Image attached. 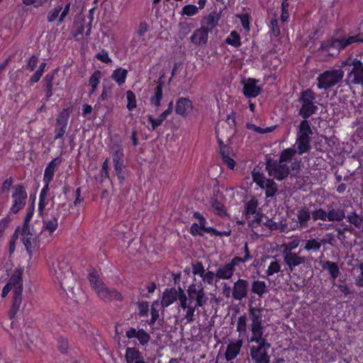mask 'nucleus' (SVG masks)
I'll return each mask as SVG.
<instances>
[{
  "mask_svg": "<svg viewBox=\"0 0 363 363\" xmlns=\"http://www.w3.org/2000/svg\"><path fill=\"white\" fill-rule=\"evenodd\" d=\"M315 94L311 89H307L301 92L299 98L301 103V108L299 110V115L303 118H307L317 109L315 106Z\"/></svg>",
  "mask_w": 363,
  "mask_h": 363,
  "instance_id": "nucleus-7",
  "label": "nucleus"
},
{
  "mask_svg": "<svg viewBox=\"0 0 363 363\" xmlns=\"http://www.w3.org/2000/svg\"><path fill=\"white\" fill-rule=\"evenodd\" d=\"M246 128L247 130H250L252 133H258V134H264V133H270L274 129V128L272 126L263 128L257 126L252 123H247L246 125Z\"/></svg>",
  "mask_w": 363,
  "mask_h": 363,
  "instance_id": "nucleus-43",
  "label": "nucleus"
},
{
  "mask_svg": "<svg viewBox=\"0 0 363 363\" xmlns=\"http://www.w3.org/2000/svg\"><path fill=\"white\" fill-rule=\"evenodd\" d=\"M179 301L180 302L181 307L184 311H186L185 319L188 323L192 321L193 317L194 315L195 308L198 306H196V304L194 303L192 301L189 300L184 294L179 298Z\"/></svg>",
  "mask_w": 363,
  "mask_h": 363,
  "instance_id": "nucleus-19",
  "label": "nucleus"
},
{
  "mask_svg": "<svg viewBox=\"0 0 363 363\" xmlns=\"http://www.w3.org/2000/svg\"><path fill=\"white\" fill-rule=\"evenodd\" d=\"M347 220L357 228H361L362 226V218L355 213H352L347 217Z\"/></svg>",
  "mask_w": 363,
  "mask_h": 363,
  "instance_id": "nucleus-51",
  "label": "nucleus"
},
{
  "mask_svg": "<svg viewBox=\"0 0 363 363\" xmlns=\"http://www.w3.org/2000/svg\"><path fill=\"white\" fill-rule=\"evenodd\" d=\"M225 43L235 48H238L241 45L240 35L236 31H232L226 38Z\"/></svg>",
  "mask_w": 363,
  "mask_h": 363,
  "instance_id": "nucleus-42",
  "label": "nucleus"
},
{
  "mask_svg": "<svg viewBox=\"0 0 363 363\" xmlns=\"http://www.w3.org/2000/svg\"><path fill=\"white\" fill-rule=\"evenodd\" d=\"M257 201L255 199H252L250 200L245 206V216H247L249 215L255 214L258 211L257 210Z\"/></svg>",
  "mask_w": 363,
  "mask_h": 363,
  "instance_id": "nucleus-47",
  "label": "nucleus"
},
{
  "mask_svg": "<svg viewBox=\"0 0 363 363\" xmlns=\"http://www.w3.org/2000/svg\"><path fill=\"white\" fill-rule=\"evenodd\" d=\"M126 336L129 339L133 337L137 338L142 345H145L150 340V335L143 329L137 330L135 328H130L126 331Z\"/></svg>",
  "mask_w": 363,
  "mask_h": 363,
  "instance_id": "nucleus-24",
  "label": "nucleus"
},
{
  "mask_svg": "<svg viewBox=\"0 0 363 363\" xmlns=\"http://www.w3.org/2000/svg\"><path fill=\"white\" fill-rule=\"evenodd\" d=\"M270 344L268 342H262L261 344L252 345L250 347V355L255 363H269V356L268 350Z\"/></svg>",
  "mask_w": 363,
  "mask_h": 363,
  "instance_id": "nucleus-9",
  "label": "nucleus"
},
{
  "mask_svg": "<svg viewBox=\"0 0 363 363\" xmlns=\"http://www.w3.org/2000/svg\"><path fill=\"white\" fill-rule=\"evenodd\" d=\"M311 216L313 220L319 219L322 220H328V213L321 208L314 211L312 213Z\"/></svg>",
  "mask_w": 363,
  "mask_h": 363,
  "instance_id": "nucleus-56",
  "label": "nucleus"
},
{
  "mask_svg": "<svg viewBox=\"0 0 363 363\" xmlns=\"http://www.w3.org/2000/svg\"><path fill=\"white\" fill-rule=\"evenodd\" d=\"M324 269L329 272L333 279H336L339 275V268L337 265L333 262L327 261L322 265Z\"/></svg>",
  "mask_w": 363,
  "mask_h": 363,
  "instance_id": "nucleus-41",
  "label": "nucleus"
},
{
  "mask_svg": "<svg viewBox=\"0 0 363 363\" xmlns=\"http://www.w3.org/2000/svg\"><path fill=\"white\" fill-rule=\"evenodd\" d=\"M38 233L30 225H23L22 230V242L27 251L31 254L32 250L36 245Z\"/></svg>",
  "mask_w": 363,
  "mask_h": 363,
  "instance_id": "nucleus-13",
  "label": "nucleus"
},
{
  "mask_svg": "<svg viewBox=\"0 0 363 363\" xmlns=\"http://www.w3.org/2000/svg\"><path fill=\"white\" fill-rule=\"evenodd\" d=\"M209 32L204 28L196 29L190 37V41L196 45H206Z\"/></svg>",
  "mask_w": 363,
  "mask_h": 363,
  "instance_id": "nucleus-23",
  "label": "nucleus"
},
{
  "mask_svg": "<svg viewBox=\"0 0 363 363\" xmlns=\"http://www.w3.org/2000/svg\"><path fill=\"white\" fill-rule=\"evenodd\" d=\"M220 16L214 13H211L204 17L201 21V26L204 27L209 33L217 26Z\"/></svg>",
  "mask_w": 363,
  "mask_h": 363,
  "instance_id": "nucleus-30",
  "label": "nucleus"
},
{
  "mask_svg": "<svg viewBox=\"0 0 363 363\" xmlns=\"http://www.w3.org/2000/svg\"><path fill=\"white\" fill-rule=\"evenodd\" d=\"M68 113L64 111L60 113V117L57 119V125L55 130V139L62 138L66 131L67 124Z\"/></svg>",
  "mask_w": 363,
  "mask_h": 363,
  "instance_id": "nucleus-27",
  "label": "nucleus"
},
{
  "mask_svg": "<svg viewBox=\"0 0 363 363\" xmlns=\"http://www.w3.org/2000/svg\"><path fill=\"white\" fill-rule=\"evenodd\" d=\"M283 254L284 262L290 267L291 270H292L296 266H298L305 262V259L303 257H301L295 253L289 252Z\"/></svg>",
  "mask_w": 363,
  "mask_h": 363,
  "instance_id": "nucleus-31",
  "label": "nucleus"
},
{
  "mask_svg": "<svg viewBox=\"0 0 363 363\" xmlns=\"http://www.w3.org/2000/svg\"><path fill=\"white\" fill-rule=\"evenodd\" d=\"M128 71L123 68H118L113 72L112 79L119 85H123L127 77Z\"/></svg>",
  "mask_w": 363,
  "mask_h": 363,
  "instance_id": "nucleus-35",
  "label": "nucleus"
},
{
  "mask_svg": "<svg viewBox=\"0 0 363 363\" xmlns=\"http://www.w3.org/2000/svg\"><path fill=\"white\" fill-rule=\"evenodd\" d=\"M24 266H18L15 268L11 274L8 283L4 286L2 290L1 296L6 297L9 292L13 294V302L11 312L15 315L19 310L21 303V295L23 292V277L24 272Z\"/></svg>",
  "mask_w": 363,
  "mask_h": 363,
  "instance_id": "nucleus-2",
  "label": "nucleus"
},
{
  "mask_svg": "<svg viewBox=\"0 0 363 363\" xmlns=\"http://www.w3.org/2000/svg\"><path fill=\"white\" fill-rule=\"evenodd\" d=\"M344 77V71L340 65H336L333 69L325 71L317 78V86L320 89H327L335 86L340 82Z\"/></svg>",
  "mask_w": 363,
  "mask_h": 363,
  "instance_id": "nucleus-5",
  "label": "nucleus"
},
{
  "mask_svg": "<svg viewBox=\"0 0 363 363\" xmlns=\"http://www.w3.org/2000/svg\"><path fill=\"white\" fill-rule=\"evenodd\" d=\"M247 220L248 224L252 227L259 225L262 222L263 215L259 211L256 212L255 214H251L245 216Z\"/></svg>",
  "mask_w": 363,
  "mask_h": 363,
  "instance_id": "nucleus-45",
  "label": "nucleus"
},
{
  "mask_svg": "<svg viewBox=\"0 0 363 363\" xmlns=\"http://www.w3.org/2000/svg\"><path fill=\"white\" fill-rule=\"evenodd\" d=\"M138 309L139 315L147 317L149 312V305L147 302L138 303Z\"/></svg>",
  "mask_w": 363,
  "mask_h": 363,
  "instance_id": "nucleus-61",
  "label": "nucleus"
},
{
  "mask_svg": "<svg viewBox=\"0 0 363 363\" xmlns=\"http://www.w3.org/2000/svg\"><path fill=\"white\" fill-rule=\"evenodd\" d=\"M48 190L42 189L39 196V203H38V213L40 215L43 214V212L47 205V202L45 201L47 197V193Z\"/></svg>",
  "mask_w": 363,
  "mask_h": 363,
  "instance_id": "nucleus-49",
  "label": "nucleus"
},
{
  "mask_svg": "<svg viewBox=\"0 0 363 363\" xmlns=\"http://www.w3.org/2000/svg\"><path fill=\"white\" fill-rule=\"evenodd\" d=\"M252 292L257 294L259 297H262L264 294H267L268 291L267 286L266 283L264 281H254L252 283Z\"/></svg>",
  "mask_w": 363,
  "mask_h": 363,
  "instance_id": "nucleus-34",
  "label": "nucleus"
},
{
  "mask_svg": "<svg viewBox=\"0 0 363 363\" xmlns=\"http://www.w3.org/2000/svg\"><path fill=\"white\" fill-rule=\"evenodd\" d=\"M89 281L98 296L104 301H119L122 299V296L118 291L115 289H110L103 284L96 272L89 274Z\"/></svg>",
  "mask_w": 363,
  "mask_h": 363,
  "instance_id": "nucleus-4",
  "label": "nucleus"
},
{
  "mask_svg": "<svg viewBox=\"0 0 363 363\" xmlns=\"http://www.w3.org/2000/svg\"><path fill=\"white\" fill-rule=\"evenodd\" d=\"M206 220H199L198 223H194L191 226V233L192 235H200L201 231L210 233L213 229L211 228H206Z\"/></svg>",
  "mask_w": 363,
  "mask_h": 363,
  "instance_id": "nucleus-37",
  "label": "nucleus"
},
{
  "mask_svg": "<svg viewBox=\"0 0 363 363\" xmlns=\"http://www.w3.org/2000/svg\"><path fill=\"white\" fill-rule=\"evenodd\" d=\"M13 204L11 207V211L17 213L26 204L27 199V193L22 186H17L14 189L12 195Z\"/></svg>",
  "mask_w": 363,
  "mask_h": 363,
  "instance_id": "nucleus-11",
  "label": "nucleus"
},
{
  "mask_svg": "<svg viewBox=\"0 0 363 363\" xmlns=\"http://www.w3.org/2000/svg\"><path fill=\"white\" fill-rule=\"evenodd\" d=\"M160 309V303L158 301H155L152 303L151 306V320L150 324H153L159 318V311Z\"/></svg>",
  "mask_w": 363,
  "mask_h": 363,
  "instance_id": "nucleus-52",
  "label": "nucleus"
},
{
  "mask_svg": "<svg viewBox=\"0 0 363 363\" xmlns=\"http://www.w3.org/2000/svg\"><path fill=\"white\" fill-rule=\"evenodd\" d=\"M162 98V89L160 84L157 85L155 90L154 95L150 98V104L152 106L158 108Z\"/></svg>",
  "mask_w": 363,
  "mask_h": 363,
  "instance_id": "nucleus-38",
  "label": "nucleus"
},
{
  "mask_svg": "<svg viewBox=\"0 0 363 363\" xmlns=\"http://www.w3.org/2000/svg\"><path fill=\"white\" fill-rule=\"evenodd\" d=\"M321 247V242L315 239L308 240L305 246L306 250H318Z\"/></svg>",
  "mask_w": 363,
  "mask_h": 363,
  "instance_id": "nucleus-57",
  "label": "nucleus"
},
{
  "mask_svg": "<svg viewBox=\"0 0 363 363\" xmlns=\"http://www.w3.org/2000/svg\"><path fill=\"white\" fill-rule=\"evenodd\" d=\"M345 217V211L340 208H332L328 212V221H341Z\"/></svg>",
  "mask_w": 363,
  "mask_h": 363,
  "instance_id": "nucleus-36",
  "label": "nucleus"
},
{
  "mask_svg": "<svg viewBox=\"0 0 363 363\" xmlns=\"http://www.w3.org/2000/svg\"><path fill=\"white\" fill-rule=\"evenodd\" d=\"M57 228L58 218L55 216H52L50 218L44 220L40 235L43 238H52Z\"/></svg>",
  "mask_w": 363,
  "mask_h": 363,
  "instance_id": "nucleus-14",
  "label": "nucleus"
},
{
  "mask_svg": "<svg viewBox=\"0 0 363 363\" xmlns=\"http://www.w3.org/2000/svg\"><path fill=\"white\" fill-rule=\"evenodd\" d=\"M238 259H233L229 263L225 264L216 270L218 279H230L235 272V267L238 264Z\"/></svg>",
  "mask_w": 363,
  "mask_h": 363,
  "instance_id": "nucleus-16",
  "label": "nucleus"
},
{
  "mask_svg": "<svg viewBox=\"0 0 363 363\" xmlns=\"http://www.w3.org/2000/svg\"><path fill=\"white\" fill-rule=\"evenodd\" d=\"M96 58L99 60H100L103 62H105V63H109L111 62V60L108 56V52L106 50H101V52H99V53H97Z\"/></svg>",
  "mask_w": 363,
  "mask_h": 363,
  "instance_id": "nucleus-63",
  "label": "nucleus"
},
{
  "mask_svg": "<svg viewBox=\"0 0 363 363\" xmlns=\"http://www.w3.org/2000/svg\"><path fill=\"white\" fill-rule=\"evenodd\" d=\"M125 359L126 363H148L146 362L142 353L135 347H127Z\"/></svg>",
  "mask_w": 363,
  "mask_h": 363,
  "instance_id": "nucleus-25",
  "label": "nucleus"
},
{
  "mask_svg": "<svg viewBox=\"0 0 363 363\" xmlns=\"http://www.w3.org/2000/svg\"><path fill=\"white\" fill-rule=\"evenodd\" d=\"M172 105L173 103L171 101L169 104V107L167 110L163 111L157 118L153 117L152 115H147V120L151 124V127L148 128L150 130H154L157 127L162 125L164 121L167 118V116L171 114L172 112Z\"/></svg>",
  "mask_w": 363,
  "mask_h": 363,
  "instance_id": "nucleus-20",
  "label": "nucleus"
},
{
  "mask_svg": "<svg viewBox=\"0 0 363 363\" xmlns=\"http://www.w3.org/2000/svg\"><path fill=\"white\" fill-rule=\"evenodd\" d=\"M220 155L223 162L227 167L230 169H233L235 167V162L232 157L233 152L229 148L225 146L220 147Z\"/></svg>",
  "mask_w": 363,
  "mask_h": 363,
  "instance_id": "nucleus-32",
  "label": "nucleus"
},
{
  "mask_svg": "<svg viewBox=\"0 0 363 363\" xmlns=\"http://www.w3.org/2000/svg\"><path fill=\"white\" fill-rule=\"evenodd\" d=\"M237 330L241 333H245L246 331V321L245 318L240 317L239 318L237 323Z\"/></svg>",
  "mask_w": 363,
  "mask_h": 363,
  "instance_id": "nucleus-64",
  "label": "nucleus"
},
{
  "mask_svg": "<svg viewBox=\"0 0 363 363\" xmlns=\"http://www.w3.org/2000/svg\"><path fill=\"white\" fill-rule=\"evenodd\" d=\"M48 267L54 283L70 300L78 301L77 293L74 291L75 282L69 264L62 259L52 258L49 262Z\"/></svg>",
  "mask_w": 363,
  "mask_h": 363,
  "instance_id": "nucleus-1",
  "label": "nucleus"
},
{
  "mask_svg": "<svg viewBox=\"0 0 363 363\" xmlns=\"http://www.w3.org/2000/svg\"><path fill=\"white\" fill-rule=\"evenodd\" d=\"M346 66L352 67L348 73V82L353 84L363 85V63L357 58L350 57L341 62L342 69Z\"/></svg>",
  "mask_w": 363,
  "mask_h": 363,
  "instance_id": "nucleus-6",
  "label": "nucleus"
},
{
  "mask_svg": "<svg viewBox=\"0 0 363 363\" xmlns=\"http://www.w3.org/2000/svg\"><path fill=\"white\" fill-rule=\"evenodd\" d=\"M211 211L218 215H223L225 213V209L224 206L218 201H214L212 203Z\"/></svg>",
  "mask_w": 363,
  "mask_h": 363,
  "instance_id": "nucleus-58",
  "label": "nucleus"
},
{
  "mask_svg": "<svg viewBox=\"0 0 363 363\" xmlns=\"http://www.w3.org/2000/svg\"><path fill=\"white\" fill-rule=\"evenodd\" d=\"M357 38L350 36L333 37L322 43L320 52L323 56H335L340 50L354 43Z\"/></svg>",
  "mask_w": 363,
  "mask_h": 363,
  "instance_id": "nucleus-3",
  "label": "nucleus"
},
{
  "mask_svg": "<svg viewBox=\"0 0 363 363\" xmlns=\"http://www.w3.org/2000/svg\"><path fill=\"white\" fill-rule=\"evenodd\" d=\"M311 134L312 130L308 122L306 120L301 121L299 125L296 143L298 154H303L309 150V136Z\"/></svg>",
  "mask_w": 363,
  "mask_h": 363,
  "instance_id": "nucleus-8",
  "label": "nucleus"
},
{
  "mask_svg": "<svg viewBox=\"0 0 363 363\" xmlns=\"http://www.w3.org/2000/svg\"><path fill=\"white\" fill-rule=\"evenodd\" d=\"M243 94L247 97H256L262 90L261 86L258 84V81L248 78L242 81Z\"/></svg>",
  "mask_w": 363,
  "mask_h": 363,
  "instance_id": "nucleus-15",
  "label": "nucleus"
},
{
  "mask_svg": "<svg viewBox=\"0 0 363 363\" xmlns=\"http://www.w3.org/2000/svg\"><path fill=\"white\" fill-rule=\"evenodd\" d=\"M252 180L257 185H259L261 188L264 189L265 186V183L268 179H266L264 174L260 172L259 169H255L252 172Z\"/></svg>",
  "mask_w": 363,
  "mask_h": 363,
  "instance_id": "nucleus-39",
  "label": "nucleus"
},
{
  "mask_svg": "<svg viewBox=\"0 0 363 363\" xmlns=\"http://www.w3.org/2000/svg\"><path fill=\"white\" fill-rule=\"evenodd\" d=\"M192 270H193V273L194 274H197V275L200 276L201 277L203 276V274L206 272L201 262H197L196 264H194L193 267H192Z\"/></svg>",
  "mask_w": 363,
  "mask_h": 363,
  "instance_id": "nucleus-62",
  "label": "nucleus"
},
{
  "mask_svg": "<svg viewBox=\"0 0 363 363\" xmlns=\"http://www.w3.org/2000/svg\"><path fill=\"white\" fill-rule=\"evenodd\" d=\"M242 346V340L241 339L230 342L228 345L225 353V357L226 360L230 361L235 359L240 353Z\"/></svg>",
  "mask_w": 363,
  "mask_h": 363,
  "instance_id": "nucleus-26",
  "label": "nucleus"
},
{
  "mask_svg": "<svg viewBox=\"0 0 363 363\" xmlns=\"http://www.w3.org/2000/svg\"><path fill=\"white\" fill-rule=\"evenodd\" d=\"M298 245L299 240L294 239L288 243L283 244L281 247L283 250V253H289L291 252V250L296 249Z\"/></svg>",
  "mask_w": 363,
  "mask_h": 363,
  "instance_id": "nucleus-55",
  "label": "nucleus"
},
{
  "mask_svg": "<svg viewBox=\"0 0 363 363\" xmlns=\"http://www.w3.org/2000/svg\"><path fill=\"white\" fill-rule=\"evenodd\" d=\"M183 295L182 292L179 294L174 289H171L169 290H166L163 293L162 298V306L163 307H168L172 303H173L177 299H179Z\"/></svg>",
  "mask_w": 363,
  "mask_h": 363,
  "instance_id": "nucleus-28",
  "label": "nucleus"
},
{
  "mask_svg": "<svg viewBox=\"0 0 363 363\" xmlns=\"http://www.w3.org/2000/svg\"><path fill=\"white\" fill-rule=\"evenodd\" d=\"M280 268H281L280 264H279V262L277 261L272 262L267 270V274L268 276H272L274 274L279 272L280 270Z\"/></svg>",
  "mask_w": 363,
  "mask_h": 363,
  "instance_id": "nucleus-60",
  "label": "nucleus"
},
{
  "mask_svg": "<svg viewBox=\"0 0 363 363\" xmlns=\"http://www.w3.org/2000/svg\"><path fill=\"white\" fill-rule=\"evenodd\" d=\"M187 293L189 295L188 299L192 301L195 300L196 306L199 307L203 306L206 303L207 298L201 283L190 284L187 289Z\"/></svg>",
  "mask_w": 363,
  "mask_h": 363,
  "instance_id": "nucleus-10",
  "label": "nucleus"
},
{
  "mask_svg": "<svg viewBox=\"0 0 363 363\" xmlns=\"http://www.w3.org/2000/svg\"><path fill=\"white\" fill-rule=\"evenodd\" d=\"M250 318L252 320L251 325L262 324V310L258 308H251Z\"/></svg>",
  "mask_w": 363,
  "mask_h": 363,
  "instance_id": "nucleus-44",
  "label": "nucleus"
},
{
  "mask_svg": "<svg viewBox=\"0 0 363 363\" xmlns=\"http://www.w3.org/2000/svg\"><path fill=\"white\" fill-rule=\"evenodd\" d=\"M127 105L126 107L129 111L133 110L136 107L135 94L130 90L126 91Z\"/></svg>",
  "mask_w": 363,
  "mask_h": 363,
  "instance_id": "nucleus-48",
  "label": "nucleus"
},
{
  "mask_svg": "<svg viewBox=\"0 0 363 363\" xmlns=\"http://www.w3.org/2000/svg\"><path fill=\"white\" fill-rule=\"evenodd\" d=\"M311 217V214L308 209L302 208L301 209L297 214L298 221L291 227V228L295 229L298 227H306L307 225V222L308 221Z\"/></svg>",
  "mask_w": 363,
  "mask_h": 363,
  "instance_id": "nucleus-33",
  "label": "nucleus"
},
{
  "mask_svg": "<svg viewBox=\"0 0 363 363\" xmlns=\"http://www.w3.org/2000/svg\"><path fill=\"white\" fill-rule=\"evenodd\" d=\"M111 155L112 157L115 171L120 178L124 166V154L123 147L118 145H113L111 147Z\"/></svg>",
  "mask_w": 363,
  "mask_h": 363,
  "instance_id": "nucleus-12",
  "label": "nucleus"
},
{
  "mask_svg": "<svg viewBox=\"0 0 363 363\" xmlns=\"http://www.w3.org/2000/svg\"><path fill=\"white\" fill-rule=\"evenodd\" d=\"M201 278L203 282H206L208 284H213L215 281L218 280L216 272L214 273L211 271L205 272Z\"/></svg>",
  "mask_w": 363,
  "mask_h": 363,
  "instance_id": "nucleus-54",
  "label": "nucleus"
},
{
  "mask_svg": "<svg viewBox=\"0 0 363 363\" xmlns=\"http://www.w3.org/2000/svg\"><path fill=\"white\" fill-rule=\"evenodd\" d=\"M251 336L250 342L261 344L262 342H267L263 337V327L260 325H251Z\"/></svg>",
  "mask_w": 363,
  "mask_h": 363,
  "instance_id": "nucleus-29",
  "label": "nucleus"
},
{
  "mask_svg": "<svg viewBox=\"0 0 363 363\" xmlns=\"http://www.w3.org/2000/svg\"><path fill=\"white\" fill-rule=\"evenodd\" d=\"M248 283L245 279H239L233 284V297L236 300H242L247 294Z\"/></svg>",
  "mask_w": 363,
  "mask_h": 363,
  "instance_id": "nucleus-21",
  "label": "nucleus"
},
{
  "mask_svg": "<svg viewBox=\"0 0 363 363\" xmlns=\"http://www.w3.org/2000/svg\"><path fill=\"white\" fill-rule=\"evenodd\" d=\"M60 160L58 158L53 159L49 162L44 172L43 182L45 184L43 189L49 190V185L53 179L57 167L60 164Z\"/></svg>",
  "mask_w": 363,
  "mask_h": 363,
  "instance_id": "nucleus-18",
  "label": "nucleus"
},
{
  "mask_svg": "<svg viewBox=\"0 0 363 363\" xmlns=\"http://www.w3.org/2000/svg\"><path fill=\"white\" fill-rule=\"evenodd\" d=\"M295 153L296 150L294 148L286 149L281 152L279 161L281 162V163L286 164V162H288L291 160Z\"/></svg>",
  "mask_w": 363,
  "mask_h": 363,
  "instance_id": "nucleus-46",
  "label": "nucleus"
},
{
  "mask_svg": "<svg viewBox=\"0 0 363 363\" xmlns=\"http://www.w3.org/2000/svg\"><path fill=\"white\" fill-rule=\"evenodd\" d=\"M266 189L265 195L267 197H272L277 191L275 183L272 180H267L264 187Z\"/></svg>",
  "mask_w": 363,
  "mask_h": 363,
  "instance_id": "nucleus-53",
  "label": "nucleus"
},
{
  "mask_svg": "<svg viewBox=\"0 0 363 363\" xmlns=\"http://www.w3.org/2000/svg\"><path fill=\"white\" fill-rule=\"evenodd\" d=\"M192 102L186 98H179L175 106V112L183 117L187 116L192 110Z\"/></svg>",
  "mask_w": 363,
  "mask_h": 363,
  "instance_id": "nucleus-22",
  "label": "nucleus"
},
{
  "mask_svg": "<svg viewBox=\"0 0 363 363\" xmlns=\"http://www.w3.org/2000/svg\"><path fill=\"white\" fill-rule=\"evenodd\" d=\"M101 77L102 74L99 70H96L91 76L89 79V85L91 87V90L90 91L91 94H94L96 91Z\"/></svg>",
  "mask_w": 363,
  "mask_h": 363,
  "instance_id": "nucleus-40",
  "label": "nucleus"
},
{
  "mask_svg": "<svg viewBox=\"0 0 363 363\" xmlns=\"http://www.w3.org/2000/svg\"><path fill=\"white\" fill-rule=\"evenodd\" d=\"M62 9V8L61 6H57L55 7L54 9H52L48 13V21L49 22H53L54 21H55L57 19V16H59V13L61 11Z\"/></svg>",
  "mask_w": 363,
  "mask_h": 363,
  "instance_id": "nucleus-59",
  "label": "nucleus"
},
{
  "mask_svg": "<svg viewBox=\"0 0 363 363\" xmlns=\"http://www.w3.org/2000/svg\"><path fill=\"white\" fill-rule=\"evenodd\" d=\"M199 12V8L192 4H188L183 7L181 14L183 16H193L197 14Z\"/></svg>",
  "mask_w": 363,
  "mask_h": 363,
  "instance_id": "nucleus-50",
  "label": "nucleus"
},
{
  "mask_svg": "<svg viewBox=\"0 0 363 363\" xmlns=\"http://www.w3.org/2000/svg\"><path fill=\"white\" fill-rule=\"evenodd\" d=\"M267 169L269 174L278 180L283 179L289 174V167L285 163H281L280 161L277 164H269Z\"/></svg>",
  "mask_w": 363,
  "mask_h": 363,
  "instance_id": "nucleus-17",
  "label": "nucleus"
}]
</instances>
